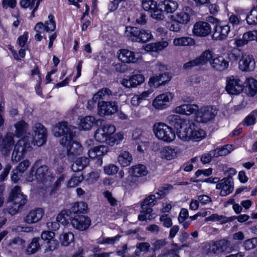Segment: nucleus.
I'll return each instance as SVG.
<instances>
[{
	"label": "nucleus",
	"mask_w": 257,
	"mask_h": 257,
	"mask_svg": "<svg viewBox=\"0 0 257 257\" xmlns=\"http://www.w3.org/2000/svg\"><path fill=\"white\" fill-rule=\"evenodd\" d=\"M214 57V53L212 50L209 49L204 51L201 55L198 57V59L202 65H205L207 62L210 61L213 59Z\"/></svg>",
	"instance_id": "48"
},
{
	"label": "nucleus",
	"mask_w": 257,
	"mask_h": 257,
	"mask_svg": "<svg viewBox=\"0 0 257 257\" xmlns=\"http://www.w3.org/2000/svg\"><path fill=\"white\" fill-rule=\"evenodd\" d=\"M39 161H37L33 164L26 174L25 179L28 182L36 180L46 186L49 185L54 180V176L47 165H42L39 166Z\"/></svg>",
	"instance_id": "1"
},
{
	"label": "nucleus",
	"mask_w": 257,
	"mask_h": 257,
	"mask_svg": "<svg viewBox=\"0 0 257 257\" xmlns=\"http://www.w3.org/2000/svg\"><path fill=\"white\" fill-rule=\"evenodd\" d=\"M125 33L132 41L147 42L152 39L153 36L149 30L140 29L136 27H126Z\"/></svg>",
	"instance_id": "5"
},
{
	"label": "nucleus",
	"mask_w": 257,
	"mask_h": 257,
	"mask_svg": "<svg viewBox=\"0 0 257 257\" xmlns=\"http://www.w3.org/2000/svg\"><path fill=\"white\" fill-rule=\"evenodd\" d=\"M207 221H220L222 223H225L227 221V218L223 215H219L217 214H213L211 215L206 218Z\"/></svg>",
	"instance_id": "61"
},
{
	"label": "nucleus",
	"mask_w": 257,
	"mask_h": 257,
	"mask_svg": "<svg viewBox=\"0 0 257 257\" xmlns=\"http://www.w3.org/2000/svg\"><path fill=\"white\" fill-rule=\"evenodd\" d=\"M135 87L142 84L145 80L144 76L142 74H136L131 76Z\"/></svg>",
	"instance_id": "63"
},
{
	"label": "nucleus",
	"mask_w": 257,
	"mask_h": 257,
	"mask_svg": "<svg viewBox=\"0 0 257 257\" xmlns=\"http://www.w3.org/2000/svg\"><path fill=\"white\" fill-rule=\"evenodd\" d=\"M230 241L226 239H220L216 241H211L205 247V252L207 254H217L230 250Z\"/></svg>",
	"instance_id": "6"
},
{
	"label": "nucleus",
	"mask_w": 257,
	"mask_h": 257,
	"mask_svg": "<svg viewBox=\"0 0 257 257\" xmlns=\"http://www.w3.org/2000/svg\"><path fill=\"white\" fill-rule=\"evenodd\" d=\"M153 209L151 207H146V208H142V210L138 216V219L140 221L152 220L154 217L152 213Z\"/></svg>",
	"instance_id": "47"
},
{
	"label": "nucleus",
	"mask_w": 257,
	"mask_h": 257,
	"mask_svg": "<svg viewBox=\"0 0 257 257\" xmlns=\"http://www.w3.org/2000/svg\"><path fill=\"white\" fill-rule=\"evenodd\" d=\"M74 238V236L72 232H64L60 234L59 239L62 245L67 246L73 241Z\"/></svg>",
	"instance_id": "41"
},
{
	"label": "nucleus",
	"mask_w": 257,
	"mask_h": 257,
	"mask_svg": "<svg viewBox=\"0 0 257 257\" xmlns=\"http://www.w3.org/2000/svg\"><path fill=\"white\" fill-rule=\"evenodd\" d=\"M89 163V159L86 157L78 158L72 165V170L74 172L82 170Z\"/></svg>",
	"instance_id": "35"
},
{
	"label": "nucleus",
	"mask_w": 257,
	"mask_h": 257,
	"mask_svg": "<svg viewBox=\"0 0 257 257\" xmlns=\"http://www.w3.org/2000/svg\"><path fill=\"white\" fill-rule=\"evenodd\" d=\"M198 108L199 106L197 104L184 103L176 107L174 112L178 114L189 115L196 111Z\"/></svg>",
	"instance_id": "28"
},
{
	"label": "nucleus",
	"mask_w": 257,
	"mask_h": 257,
	"mask_svg": "<svg viewBox=\"0 0 257 257\" xmlns=\"http://www.w3.org/2000/svg\"><path fill=\"white\" fill-rule=\"evenodd\" d=\"M118 59L123 63H134L141 59V55L127 49H121L118 52Z\"/></svg>",
	"instance_id": "16"
},
{
	"label": "nucleus",
	"mask_w": 257,
	"mask_h": 257,
	"mask_svg": "<svg viewBox=\"0 0 257 257\" xmlns=\"http://www.w3.org/2000/svg\"><path fill=\"white\" fill-rule=\"evenodd\" d=\"M168 46V42L162 41L158 43H153L147 45L145 47L147 51L157 52L163 50Z\"/></svg>",
	"instance_id": "38"
},
{
	"label": "nucleus",
	"mask_w": 257,
	"mask_h": 257,
	"mask_svg": "<svg viewBox=\"0 0 257 257\" xmlns=\"http://www.w3.org/2000/svg\"><path fill=\"white\" fill-rule=\"evenodd\" d=\"M14 143V134L12 133H7L2 141V151L3 150H5L6 152L9 151Z\"/></svg>",
	"instance_id": "42"
},
{
	"label": "nucleus",
	"mask_w": 257,
	"mask_h": 257,
	"mask_svg": "<svg viewBox=\"0 0 257 257\" xmlns=\"http://www.w3.org/2000/svg\"><path fill=\"white\" fill-rule=\"evenodd\" d=\"M32 131L35 135L34 138H30L32 139L33 144L39 147L45 144L47 139V130L44 126L39 122H36L32 126Z\"/></svg>",
	"instance_id": "10"
},
{
	"label": "nucleus",
	"mask_w": 257,
	"mask_h": 257,
	"mask_svg": "<svg viewBox=\"0 0 257 257\" xmlns=\"http://www.w3.org/2000/svg\"><path fill=\"white\" fill-rule=\"evenodd\" d=\"M153 132L159 140L166 143H171L176 139L173 128L164 122L155 123L153 126Z\"/></svg>",
	"instance_id": "3"
},
{
	"label": "nucleus",
	"mask_w": 257,
	"mask_h": 257,
	"mask_svg": "<svg viewBox=\"0 0 257 257\" xmlns=\"http://www.w3.org/2000/svg\"><path fill=\"white\" fill-rule=\"evenodd\" d=\"M133 157L130 153L126 151L122 150L118 155L117 161L122 167H127L133 161Z\"/></svg>",
	"instance_id": "31"
},
{
	"label": "nucleus",
	"mask_w": 257,
	"mask_h": 257,
	"mask_svg": "<svg viewBox=\"0 0 257 257\" xmlns=\"http://www.w3.org/2000/svg\"><path fill=\"white\" fill-rule=\"evenodd\" d=\"M230 31V26L228 24L219 23L216 25L212 38L215 40H225Z\"/></svg>",
	"instance_id": "20"
},
{
	"label": "nucleus",
	"mask_w": 257,
	"mask_h": 257,
	"mask_svg": "<svg viewBox=\"0 0 257 257\" xmlns=\"http://www.w3.org/2000/svg\"><path fill=\"white\" fill-rule=\"evenodd\" d=\"M74 127L69 126L67 122H61L57 123L53 128V133L54 136L60 137L63 136V138H68V139L73 137V129Z\"/></svg>",
	"instance_id": "12"
},
{
	"label": "nucleus",
	"mask_w": 257,
	"mask_h": 257,
	"mask_svg": "<svg viewBox=\"0 0 257 257\" xmlns=\"http://www.w3.org/2000/svg\"><path fill=\"white\" fill-rule=\"evenodd\" d=\"M44 215V211L42 208H37L31 210L24 218L27 223H34L40 220Z\"/></svg>",
	"instance_id": "24"
},
{
	"label": "nucleus",
	"mask_w": 257,
	"mask_h": 257,
	"mask_svg": "<svg viewBox=\"0 0 257 257\" xmlns=\"http://www.w3.org/2000/svg\"><path fill=\"white\" fill-rule=\"evenodd\" d=\"M73 137L62 138L60 141V144L65 147L67 150V155L71 157L74 156L80 155L82 152V146L77 142H74Z\"/></svg>",
	"instance_id": "11"
},
{
	"label": "nucleus",
	"mask_w": 257,
	"mask_h": 257,
	"mask_svg": "<svg viewBox=\"0 0 257 257\" xmlns=\"http://www.w3.org/2000/svg\"><path fill=\"white\" fill-rule=\"evenodd\" d=\"M174 20L180 24H186L190 20V16L185 12L177 13L175 17Z\"/></svg>",
	"instance_id": "50"
},
{
	"label": "nucleus",
	"mask_w": 257,
	"mask_h": 257,
	"mask_svg": "<svg viewBox=\"0 0 257 257\" xmlns=\"http://www.w3.org/2000/svg\"><path fill=\"white\" fill-rule=\"evenodd\" d=\"M115 96L116 94L112 93L108 88H103L93 95V99L98 100L101 99H111Z\"/></svg>",
	"instance_id": "33"
},
{
	"label": "nucleus",
	"mask_w": 257,
	"mask_h": 257,
	"mask_svg": "<svg viewBox=\"0 0 257 257\" xmlns=\"http://www.w3.org/2000/svg\"><path fill=\"white\" fill-rule=\"evenodd\" d=\"M211 31L210 24L205 22L199 21L194 24L192 30L193 33L199 37H205Z\"/></svg>",
	"instance_id": "21"
},
{
	"label": "nucleus",
	"mask_w": 257,
	"mask_h": 257,
	"mask_svg": "<svg viewBox=\"0 0 257 257\" xmlns=\"http://www.w3.org/2000/svg\"><path fill=\"white\" fill-rule=\"evenodd\" d=\"M40 248L39 238H34L26 249V253L28 254L35 253Z\"/></svg>",
	"instance_id": "46"
},
{
	"label": "nucleus",
	"mask_w": 257,
	"mask_h": 257,
	"mask_svg": "<svg viewBox=\"0 0 257 257\" xmlns=\"http://www.w3.org/2000/svg\"><path fill=\"white\" fill-rule=\"evenodd\" d=\"M242 246L245 250H250L257 246V237L247 239L244 241Z\"/></svg>",
	"instance_id": "54"
},
{
	"label": "nucleus",
	"mask_w": 257,
	"mask_h": 257,
	"mask_svg": "<svg viewBox=\"0 0 257 257\" xmlns=\"http://www.w3.org/2000/svg\"><path fill=\"white\" fill-rule=\"evenodd\" d=\"M246 20L249 25L257 24V6L254 7L246 16Z\"/></svg>",
	"instance_id": "55"
},
{
	"label": "nucleus",
	"mask_w": 257,
	"mask_h": 257,
	"mask_svg": "<svg viewBox=\"0 0 257 257\" xmlns=\"http://www.w3.org/2000/svg\"><path fill=\"white\" fill-rule=\"evenodd\" d=\"M156 201L155 195H150L144 199L141 203V207L142 208H152V206L155 205Z\"/></svg>",
	"instance_id": "53"
},
{
	"label": "nucleus",
	"mask_w": 257,
	"mask_h": 257,
	"mask_svg": "<svg viewBox=\"0 0 257 257\" xmlns=\"http://www.w3.org/2000/svg\"><path fill=\"white\" fill-rule=\"evenodd\" d=\"M255 61L252 55L244 54L239 61L238 67L242 71H249L255 67Z\"/></svg>",
	"instance_id": "22"
},
{
	"label": "nucleus",
	"mask_w": 257,
	"mask_h": 257,
	"mask_svg": "<svg viewBox=\"0 0 257 257\" xmlns=\"http://www.w3.org/2000/svg\"><path fill=\"white\" fill-rule=\"evenodd\" d=\"M95 140L99 143H105L107 144V140L105 137L102 126L97 128L94 134Z\"/></svg>",
	"instance_id": "56"
},
{
	"label": "nucleus",
	"mask_w": 257,
	"mask_h": 257,
	"mask_svg": "<svg viewBox=\"0 0 257 257\" xmlns=\"http://www.w3.org/2000/svg\"><path fill=\"white\" fill-rule=\"evenodd\" d=\"M49 20L44 24L42 22L38 23L35 27V30L37 34L35 35V39L39 41L42 40L43 36L41 33L46 32H50L54 31L56 29V23L54 20V16L50 15L48 16Z\"/></svg>",
	"instance_id": "9"
},
{
	"label": "nucleus",
	"mask_w": 257,
	"mask_h": 257,
	"mask_svg": "<svg viewBox=\"0 0 257 257\" xmlns=\"http://www.w3.org/2000/svg\"><path fill=\"white\" fill-rule=\"evenodd\" d=\"M174 97L172 93L168 92L157 96L153 101V106L157 109H163L167 108Z\"/></svg>",
	"instance_id": "13"
},
{
	"label": "nucleus",
	"mask_w": 257,
	"mask_h": 257,
	"mask_svg": "<svg viewBox=\"0 0 257 257\" xmlns=\"http://www.w3.org/2000/svg\"><path fill=\"white\" fill-rule=\"evenodd\" d=\"M216 189L220 190V195L226 196L230 194L234 189V184L231 177L224 178L221 180L216 185Z\"/></svg>",
	"instance_id": "15"
},
{
	"label": "nucleus",
	"mask_w": 257,
	"mask_h": 257,
	"mask_svg": "<svg viewBox=\"0 0 257 257\" xmlns=\"http://www.w3.org/2000/svg\"><path fill=\"white\" fill-rule=\"evenodd\" d=\"M217 113L216 108L213 106H203L197 110L195 119L198 122L207 123L213 120Z\"/></svg>",
	"instance_id": "7"
},
{
	"label": "nucleus",
	"mask_w": 257,
	"mask_h": 257,
	"mask_svg": "<svg viewBox=\"0 0 257 257\" xmlns=\"http://www.w3.org/2000/svg\"><path fill=\"white\" fill-rule=\"evenodd\" d=\"M233 150V147L231 145H226L221 148H216L213 150L215 155V158L219 156H226Z\"/></svg>",
	"instance_id": "45"
},
{
	"label": "nucleus",
	"mask_w": 257,
	"mask_h": 257,
	"mask_svg": "<svg viewBox=\"0 0 257 257\" xmlns=\"http://www.w3.org/2000/svg\"><path fill=\"white\" fill-rule=\"evenodd\" d=\"M72 213L69 210H62L57 216L56 220L59 223L63 225H67L69 224L70 221H71V215Z\"/></svg>",
	"instance_id": "40"
},
{
	"label": "nucleus",
	"mask_w": 257,
	"mask_h": 257,
	"mask_svg": "<svg viewBox=\"0 0 257 257\" xmlns=\"http://www.w3.org/2000/svg\"><path fill=\"white\" fill-rule=\"evenodd\" d=\"M173 43L176 46H188L194 45L195 42L191 38L183 37L175 38L173 40Z\"/></svg>",
	"instance_id": "39"
},
{
	"label": "nucleus",
	"mask_w": 257,
	"mask_h": 257,
	"mask_svg": "<svg viewBox=\"0 0 257 257\" xmlns=\"http://www.w3.org/2000/svg\"><path fill=\"white\" fill-rule=\"evenodd\" d=\"M179 251H176L175 250H169V249H164L161 251V253L158 255V257H180Z\"/></svg>",
	"instance_id": "62"
},
{
	"label": "nucleus",
	"mask_w": 257,
	"mask_h": 257,
	"mask_svg": "<svg viewBox=\"0 0 257 257\" xmlns=\"http://www.w3.org/2000/svg\"><path fill=\"white\" fill-rule=\"evenodd\" d=\"M210 65L213 69L222 71L228 67L229 62L221 56L214 55L213 59L210 61Z\"/></svg>",
	"instance_id": "25"
},
{
	"label": "nucleus",
	"mask_w": 257,
	"mask_h": 257,
	"mask_svg": "<svg viewBox=\"0 0 257 257\" xmlns=\"http://www.w3.org/2000/svg\"><path fill=\"white\" fill-rule=\"evenodd\" d=\"M82 175H73L66 182V186L68 188L75 187L78 185L83 180Z\"/></svg>",
	"instance_id": "51"
},
{
	"label": "nucleus",
	"mask_w": 257,
	"mask_h": 257,
	"mask_svg": "<svg viewBox=\"0 0 257 257\" xmlns=\"http://www.w3.org/2000/svg\"><path fill=\"white\" fill-rule=\"evenodd\" d=\"M26 241L22 237L17 236L10 240L8 246L12 248H22L25 245Z\"/></svg>",
	"instance_id": "44"
},
{
	"label": "nucleus",
	"mask_w": 257,
	"mask_h": 257,
	"mask_svg": "<svg viewBox=\"0 0 257 257\" xmlns=\"http://www.w3.org/2000/svg\"><path fill=\"white\" fill-rule=\"evenodd\" d=\"M102 126L106 140L109 139L111 135H113L116 131L115 126L110 124H106Z\"/></svg>",
	"instance_id": "60"
},
{
	"label": "nucleus",
	"mask_w": 257,
	"mask_h": 257,
	"mask_svg": "<svg viewBox=\"0 0 257 257\" xmlns=\"http://www.w3.org/2000/svg\"><path fill=\"white\" fill-rule=\"evenodd\" d=\"M128 173L131 176L134 177H141L147 175L148 170L145 166L138 164L130 168Z\"/></svg>",
	"instance_id": "30"
},
{
	"label": "nucleus",
	"mask_w": 257,
	"mask_h": 257,
	"mask_svg": "<svg viewBox=\"0 0 257 257\" xmlns=\"http://www.w3.org/2000/svg\"><path fill=\"white\" fill-rule=\"evenodd\" d=\"M243 84L238 76L231 75L226 78L225 90L230 94L237 95L243 91Z\"/></svg>",
	"instance_id": "8"
},
{
	"label": "nucleus",
	"mask_w": 257,
	"mask_h": 257,
	"mask_svg": "<svg viewBox=\"0 0 257 257\" xmlns=\"http://www.w3.org/2000/svg\"><path fill=\"white\" fill-rule=\"evenodd\" d=\"M118 171V167L113 164H109L104 167V173L108 175L116 174Z\"/></svg>",
	"instance_id": "64"
},
{
	"label": "nucleus",
	"mask_w": 257,
	"mask_h": 257,
	"mask_svg": "<svg viewBox=\"0 0 257 257\" xmlns=\"http://www.w3.org/2000/svg\"><path fill=\"white\" fill-rule=\"evenodd\" d=\"M168 243V241L166 239H158L154 241L152 243V249L154 252L167 249L164 248Z\"/></svg>",
	"instance_id": "49"
},
{
	"label": "nucleus",
	"mask_w": 257,
	"mask_h": 257,
	"mask_svg": "<svg viewBox=\"0 0 257 257\" xmlns=\"http://www.w3.org/2000/svg\"><path fill=\"white\" fill-rule=\"evenodd\" d=\"M177 136L179 139L184 142H199L206 137V133L194 123L188 122L185 127L179 130Z\"/></svg>",
	"instance_id": "2"
},
{
	"label": "nucleus",
	"mask_w": 257,
	"mask_h": 257,
	"mask_svg": "<svg viewBox=\"0 0 257 257\" xmlns=\"http://www.w3.org/2000/svg\"><path fill=\"white\" fill-rule=\"evenodd\" d=\"M253 41H257V30L248 31L244 33L241 39L235 40V44L237 47H242Z\"/></svg>",
	"instance_id": "26"
},
{
	"label": "nucleus",
	"mask_w": 257,
	"mask_h": 257,
	"mask_svg": "<svg viewBox=\"0 0 257 257\" xmlns=\"http://www.w3.org/2000/svg\"><path fill=\"white\" fill-rule=\"evenodd\" d=\"M108 152V147L104 145L95 147L88 151V154L91 159L98 158V163L101 165L102 164V157Z\"/></svg>",
	"instance_id": "23"
},
{
	"label": "nucleus",
	"mask_w": 257,
	"mask_h": 257,
	"mask_svg": "<svg viewBox=\"0 0 257 257\" xmlns=\"http://www.w3.org/2000/svg\"><path fill=\"white\" fill-rule=\"evenodd\" d=\"M96 120L93 116H86L80 119L78 127L80 130H89L96 123Z\"/></svg>",
	"instance_id": "32"
},
{
	"label": "nucleus",
	"mask_w": 257,
	"mask_h": 257,
	"mask_svg": "<svg viewBox=\"0 0 257 257\" xmlns=\"http://www.w3.org/2000/svg\"><path fill=\"white\" fill-rule=\"evenodd\" d=\"M157 3L154 0H143L142 1V6L143 9L147 12L150 13L156 8Z\"/></svg>",
	"instance_id": "52"
},
{
	"label": "nucleus",
	"mask_w": 257,
	"mask_h": 257,
	"mask_svg": "<svg viewBox=\"0 0 257 257\" xmlns=\"http://www.w3.org/2000/svg\"><path fill=\"white\" fill-rule=\"evenodd\" d=\"M124 139V135L122 133H117L111 135L107 140V144L110 146H113L119 144Z\"/></svg>",
	"instance_id": "43"
},
{
	"label": "nucleus",
	"mask_w": 257,
	"mask_h": 257,
	"mask_svg": "<svg viewBox=\"0 0 257 257\" xmlns=\"http://www.w3.org/2000/svg\"><path fill=\"white\" fill-rule=\"evenodd\" d=\"M163 8L159 7V4L151 13V16L152 18L157 20H162L164 18V14L162 11Z\"/></svg>",
	"instance_id": "57"
},
{
	"label": "nucleus",
	"mask_w": 257,
	"mask_h": 257,
	"mask_svg": "<svg viewBox=\"0 0 257 257\" xmlns=\"http://www.w3.org/2000/svg\"><path fill=\"white\" fill-rule=\"evenodd\" d=\"M167 121L171 125L174 126L179 130L185 127L187 124L186 121L181 118L180 116L177 114H170L167 117Z\"/></svg>",
	"instance_id": "29"
},
{
	"label": "nucleus",
	"mask_w": 257,
	"mask_h": 257,
	"mask_svg": "<svg viewBox=\"0 0 257 257\" xmlns=\"http://www.w3.org/2000/svg\"><path fill=\"white\" fill-rule=\"evenodd\" d=\"M257 117V110L252 111L248 116H247L243 121L244 125L248 126L253 125L255 123Z\"/></svg>",
	"instance_id": "58"
},
{
	"label": "nucleus",
	"mask_w": 257,
	"mask_h": 257,
	"mask_svg": "<svg viewBox=\"0 0 257 257\" xmlns=\"http://www.w3.org/2000/svg\"><path fill=\"white\" fill-rule=\"evenodd\" d=\"M180 153L179 149L176 147L167 146L160 151V156L162 159L171 160L176 158Z\"/></svg>",
	"instance_id": "27"
},
{
	"label": "nucleus",
	"mask_w": 257,
	"mask_h": 257,
	"mask_svg": "<svg viewBox=\"0 0 257 257\" xmlns=\"http://www.w3.org/2000/svg\"><path fill=\"white\" fill-rule=\"evenodd\" d=\"M117 108V105L115 102L102 101L98 104V112L100 115H112L116 112Z\"/></svg>",
	"instance_id": "19"
},
{
	"label": "nucleus",
	"mask_w": 257,
	"mask_h": 257,
	"mask_svg": "<svg viewBox=\"0 0 257 257\" xmlns=\"http://www.w3.org/2000/svg\"><path fill=\"white\" fill-rule=\"evenodd\" d=\"M246 92L251 96H254L257 92V81L253 78H247L246 80Z\"/></svg>",
	"instance_id": "37"
},
{
	"label": "nucleus",
	"mask_w": 257,
	"mask_h": 257,
	"mask_svg": "<svg viewBox=\"0 0 257 257\" xmlns=\"http://www.w3.org/2000/svg\"><path fill=\"white\" fill-rule=\"evenodd\" d=\"M8 200L10 202H13L22 207L27 202V196L21 191L20 186H15L11 190Z\"/></svg>",
	"instance_id": "14"
},
{
	"label": "nucleus",
	"mask_w": 257,
	"mask_h": 257,
	"mask_svg": "<svg viewBox=\"0 0 257 257\" xmlns=\"http://www.w3.org/2000/svg\"><path fill=\"white\" fill-rule=\"evenodd\" d=\"M72 226L79 230L87 229L91 224L90 218L85 215H76L71 220Z\"/></svg>",
	"instance_id": "17"
},
{
	"label": "nucleus",
	"mask_w": 257,
	"mask_h": 257,
	"mask_svg": "<svg viewBox=\"0 0 257 257\" xmlns=\"http://www.w3.org/2000/svg\"><path fill=\"white\" fill-rule=\"evenodd\" d=\"M31 164V163L29 160H24L16 167V171L23 174L28 169Z\"/></svg>",
	"instance_id": "59"
},
{
	"label": "nucleus",
	"mask_w": 257,
	"mask_h": 257,
	"mask_svg": "<svg viewBox=\"0 0 257 257\" xmlns=\"http://www.w3.org/2000/svg\"><path fill=\"white\" fill-rule=\"evenodd\" d=\"M159 7L164 8L165 11L167 13H173L178 8V3L173 0H166L160 2L159 3Z\"/></svg>",
	"instance_id": "34"
},
{
	"label": "nucleus",
	"mask_w": 257,
	"mask_h": 257,
	"mask_svg": "<svg viewBox=\"0 0 257 257\" xmlns=\"http://www.w3.org/2000/svg\"><path fill=\"white\" fill-rule=\"evenodd\" d=\"M32 144H33L31 138L27 137L20 139L15 146L12 156V161L18 162L24 158L28 152L32 150Z\"/></svg>",
	"instance_id": "4"
},
{
	"label": "nucleus",
	"mask_w": 257,
	"mask_h": 257,
	"mask_svg": "<svg viewBox=\"0 0 257 257\" xmlns=\"http://www.w3.org/2000/svg\"><path fill=\"white\" fill-rule=\"evenodd\" d=\"M16 129L15 134L17 137L20 138L25 134L28 130V124L23 120L17 122L14 124Z\"/></svg>",
	"instance_id": "36"
},
{
	"label": "nucleus",
	"mask_w": 257,
	"mask_h": 257,
	"mask_svg": "<svg viewBox=\"0 0 257 257\" xmlns=\"http://www.w3.org/2000/svg\"><path fill=\"white\" fill-rule=\"evenodd\" d=\"M171 77L167 72L155 75L150 77L149 80V85L151 87L158 88L160 86L164 85L171 80Z\"/></svg>",
	"instance_id": "18"
}]
</instances>
